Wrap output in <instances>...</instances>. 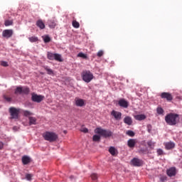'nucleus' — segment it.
<instances>
[{
    "label": "nucleus",
    "mask_w": 182,
    "mask_h": 182,
    "mask_svg": "<svg viewBox=\"0 0 182 182\" xmlns=\"http://www.w3.org/2000/svg\"><path fill=\"white\" fill-rule=\"evenodd\" d=\"M177 119H178V114L170 113L165 117V122L169 126H176L177 124Z\"/></svg>",
    "instance_id": "nucleus-1"
},
{
    "label": "nucleus",
    "mask_w": 182,
    "mask_h": 182,
    "mask_svg": "<svg viewBox=\"0 0 182 182\" xmlns=\"http://www.w3.org/2000/svg\"><path fill=\"white\" fill-rule=\"evenodd\" d=\"M43 137L47 141H50V143H53V141L58 140V134L52 132H46L43 134Z\"/></svg>",
    "instance_id": "nucleus-2"
},
{
    "label": "nucleus",
    "mask_w": 182,
    "mask_h": 182,
    "mask_svg": "<svg viewBox=\"0 0 182 182\" xmlns=\"http://www.w3.org/2000/svg\"><path fill=\"white\" fill-rule=\"evenodd\" d=\"M81 76L82 80L85 82V83H90V82L93 80V77H95V76H93V73H92V72H90V70L82 71V73H81Z\"/></svg>",
    "instance_id": "nucleus-3"
},
{
    "label": "nucleus",
    "mask_w": 182,
    "mask_h": 182,
    "mask_svg": "<svg viewBox=\"0 0 182 182\" xmlns=\"http://www.w3.org/2000/svg\"><path fill=\"white\" fill-rule=\"evenodd\" d=\"M95 133L96 134H100V136H102V137H105V139H107V137H112L113 134V132H112V131L103 129L102 128L95 129Z\"/></svg>",
    "instance_id": "nucleus-4"
},
{
    "label": "nucleus",
    "mask_w": 182,
    "mask_h": 182,
    "mask_svg": "<svg viewBox=\"0 0 182 182\" xmlns=\"http://www.w3.org/2000/svg\"><path fill=\"white\" fill-rule=\"evenodd\" d=\"M47 58L49 60H56L57 62H63V59H62V55L58 53L48 52Z\"/></svg>",
    "instance_id": "nucleus-5"
},
{
    "label": "nucleus",
    "mask_w": 182,
    "mask_h": 182,
    "mask_svg": "<svg viewBox=\"0 0 182 182\" xmlns=\"http://www.w3.org/2000/svg\"><path fill=\"white\" fill-rule=\"evenodd\" d=\"M19 109L14 107H11L9 108V113L11 114V117L10 119H19Z\"/></svg>",
    "instance_id": "nucleus-6"
},
{
    "label": "nucleus",
    "mask_w": 182,
    "mask_h": 182,
    "mask_svg": "<svg viewBox=\"0 0 182 182\" xmlns=\"http://www.w3.org/2000/svg\"><path fill=\"white\" fill-rule=\"evenodd\" d=\"M12 35H14V30L12 29H6L2 32L3 38H6V39H9V38H12Z\"/></svg>",
    "instance_id": "nucleus-7"
},
{
    "label": "nucleus",
    "mask_w": 182,
    "mask_h": 182,
    "mask_svg": "<svg viewBox=\"0 0 182 182\" xmlns=\"http://www.w3.org/2000/svg\"><path fill=\"white\" fill-rule=\"evenodd\" d=\"M161 97V99H166L167 102H171L173 100V95L170 92H162Z\"/></svg>",
    "instance_id": "nucleus-8"
},
{
    "label": "nucleus",
    "mask_w": 182,
    "mask_h": 182,
    "mask_svg": "<svg viewBox=\"0 0 182 182\" xmlns=\"http://www.w3.org/2000/svg\"><path fill=\"white\" fill-rule=\"evenodd\" d=\"M31 100L36 102V103H41L43 100V96L38 95L36 94H33L31 97Z\"/></svg>",
    "instance_id": "nucleus-9"
},
{
    "label": "nucleus",
    "mask_w": 182,
    "mask_h": 182,
    "mask_svg": "<svg viewBox=\"0 0 182 182\" xmlns=\"http://www.w3.org/2000/svg\"><path fill=\"white\" fill-rule=\"evenodd\" d=\"M111 116H112L115 119V120H122V112H120L112 110L111 112Z\"/></svg>",
    "instance_id": "nucleus-10"
},
{
    "label": "nucleus",
    "mask_w": 182,
    "mask_h": 182,
    "mask_svg": "<svg viewBox=\"0 0 182 182\" xmlns=\"http://www.w3.org/2000/svg\"><path fill=\"white\" fill-rule=\"evenodd\" d=\"M132 164H133L135 167H140V166H143V161L139 159L134 158L131 161Z\"/></svg>",
    "instance_id": "nucleus-11"
},
{
    "label": "nucleus",
    "mask_w": 182,
    "mask_h": 182,
    "mask_svg": "<svg viewBox=\"0 0 182 182\" xmlns=\"http://www.w3.org/2000/svg\"><path fill=\"white\" fill-rule=\"evenodd\" d=\"M118 105L120 107H124V109H127L129 107V102L124 99H121L118 101Z\"/></svg>",
    "instance_id": "nucleus-12"
},
{
    "label": "nucleus",
    "mask_w": 182,
    "mask_h": 182,
    "mask_svg": "<svg viewBox=\"0 0 182 182\" xmlns=\"http://www.w3.org/2000/svg\"><path fill=\"white\" fill-rule=\"evenodd\" d=\"M136 144H137V140H136L135 139H129L127 141V146L130 149H134Z\"/></svg>",
    "instance_id": "nucleus-13"
},
{
    "label": "nucleus",
    "mask_w": 182,
    "mask_h": 182,
    "mask_svg": "<svg viewBox=\"0 0 182 182\" xmlns=\"http://www.w3.org/2000/svg\"><path fill=\"white\" fill-rule=\"evenodd\" d=\"M176 173H177V171L174 167H171L166 171V173H167V176H168V177H174Z\"/></svg>",
    "instance_id": "nucleus-14"
},
{
    "label": "nucleus",
    "mask_w": 182,
    "mask_h": 182,
    "mask_svg": "<svg viewBox=\"0 0 182 182\" xmlns=\"http://www.w3.org/2000/svg\"><path fill=\"white\" fill-rule=\"evenodd\" d=\"M164 146L166 150H171V149H174V147H176V144H174V142L169 141V142L165 143Z\"/></svg>",
    "instance_id": "nucleus-15"
},
{
    "label": "nucleus",
    "mask_w": 182,
    "mask_h": 182,
    "mask_svg": "<svg viewBox=\"0 0 182 182\" xmlns=\"http://www.w3.org/2000/svg\"><path fill=\"white\" fill-rule=\"evenodd\" d=\"M75 102L76 106H77L78 107H82V106L85 105V100L77 97L75 99Z\"/></svg>",
    "instance_id": "nucleus-16"
},
{
    "label": "nucleus",
    "mask_w": 182,
    "mask_h": 182,
    "mask_svg": "<svg viewBox=\"0 0 182 182\" xmlns=\"http://www.w3.org/2000/svg\"><path fill=\"white\" fill-rule=\"evenodd\" d=\"M36 25V26H38V28H40L41 29H45V23H43V21H42L41 19L38 20Z\"/></svg>",
    "instance_id": "nucleus-17"
},
{
    "label": "nucleus",
    "mask_w": 182,
    "mask_h": 182,
    "mask_svg": "<svg viewBox=\"0 0 182 182\" xmlns=\"http://www.w3.org/2000/svg\"><path fill=\"white\" fill-rule=\"evenodd\" d=\"M124 123H125V124H127L128 126H132V124L133 123V120L130 117H125L124 118Z\"/></svg>",
    "instance_id": "nucleus-18"
},
{
    "label": "nucleus",
    "mask_w": 182,
    "mask_h": 182,
    "mask_svg": "<svg viewBox=\"0 0 182 182\" xmlns=\"http://www.w3.org/2000/svg\"><path fill=\"white\" fill-rule=\"evenodd\" d=\"M22 163L25 166H26V164H29V163H31V158H29V156H23L22 157Z\"/></svg>",
    "instance_id": "nucleus-19"
},
{
    "label": "nucleus",
    "mask_w": 182,
    "mask_h": 182,
    "mask_svg": "<svg viewBox=\"0 0 182 182\" xmlns=\"http://www.w3.org/2000/svg\"><path fill=\"white\" fill-rule=\"evenodd\" d=\"M135 120H139V122H141V120H145L146 115L144 114H137L134 116Z\"/></svg>",
    "instance_id": "nucleus-20"
},
{
    "label": "nucleus",
    "mask_w": 182,
    "mask_h": 182,
    "mask_svg": "<svg viewBox=\"0 0 182 182\" xmlns=\"http://www.w3.org/2000/svg\"><path fill=\"white\" fill-rule=\"evenodd\" d=\"M109 152L110 154H112V156H116L117 154V149H116V148L114 146H111L109 149Z\"/></svg>",
    "instance_id": "nucleus-21"
},
{
    "label": "nucleus",
    "mask_w": 182,
    "mask_h": 182,
    "mask_svg": "<svg viewBox=\"0 0 182 182\" xmlns=\"http://www.w3.org/2000/svg\"><path fill=\"white\" fill-rule=\"evenodd\" d=\"M28 120H29V126H32V124H36V118L33 117H29Z\"/></svg>",
    "instance_id": "nucleus-22"
},
{
    "label": "nucleus",
    "mask_w": 182,
    "mask_h": 182,
    "mask_svg": "<svg viewBox=\"0 0 182 182\" xmlns=\"http://www.w3.org/2000/svg\"><path fill=\"white\" fill-rule=\"evenodd\" d=\"M21 94L28 95L29 94V87H21Z\"/></svg>",
    "instance_id": "nucleus-23"
},
{
    "label": "nucleus",
    "mask_w": 182,
    "mask_h": 182,
    "mask_svg": "<svg viewBox=\"0 0 182 182\" xmlns=\"http://www.w3.org/2000/svg\"><path fill=\"white\" fill-rule=\"evenodd\" d=\"M28 41L31 42V43H33L35 42H38L39 41V38L35 36H33L28 38Z\"/></svg>",
    "instance_id": "nucleus-24"
},
{
    "label": "nucleus",
    "mask_w": 182,
    "mask_h": 182,
    "mask_svg": "<svg viewBox=\"0 0 182 182\" xmlns=\"http://www.w3.org/2000/svg\"><path fill=\"white\" fill-rule=\"evenodd\" d=\"M43 69L46 70L48 75H53V71L52 70V69L49 68L48 65H44Z\"/></svg>",
    "instance_id": "nucleus-25"
},
{
    "label": "nucleus",
    "mask_w": 182,
    "mask_h": 182,
    "mask_svg": "<svg viewBox=\"0 0 182 182\" xmlns=\"http://www.w3.org/2000/svg\"><path fill=\"white\" fill-rule=\"evenodd\" d=\"M48 26L49 28H51L52 29H53V28L56 26V21H55L54 20H50L48 22Z\"/></svg>",
    "instance_id": "nucleus-26"
},
{
    "label": "nucleus",
    "mask_w": 182,
    "mask_h": 182,
    "mask_svg": "<svg viewBox=\"0 0 182 182\" xmlns=\"http://www.w3.org/2000/svg\"><path fill=\"white\" fill-rule=\"evenodd\" d=\"M14 93L15 95H22V87H17Z\"/></svg>",
    "instance_id": "nucleus-27"
},
{
    "label": "nucleus",
    "mask_w": 182,
    "mask_h": 182,
    "mask_svg": "<svg viewBox=\"0 0 182 182\" xmlns=\"http://www.w3.org/2000/svg\"><path fill=\"white\" fill-rule=\"evenodd\" d=\"M4 25H5V26H11L14 25V21H12V20H6L4 21Z\"/></svg>",
    "instance_id": "nucleus-28"
},
{
    "label": "nucleus",
    "mask_w": 182,
    "mask_h": 182,
    "mask_svg": "<svg viewBox=\"0 0 182 182\" xmlns=\"http://www.w3.org/2000/svg\"><path fill=\"white\" fill-rule=\"evenodd\" d=\"M73 28H78L80 27V24L76 20L73 21Z\"/></svg>",
    "instance_id": "nucleus-29"
},
{
    "label": "nucleus",
    "mask_w": 182,
    "mask_h": 182,
    "mask_svg": "<svg viewBox=\"0 0 182 182\" xmlns=\"http://www.w3.org/2000/svg\"><path fill=\"white\" fill-rule=\"evenodd\" d=\"M43 39L45 43H49V42H50L51 41L50 37H49V36H45L44 37H43Z\"/></svg>",
    "instance_id": "nucleus-30"
},
{
    "label": "nucleus",
    "mask_w": 182,
    "mask_h": 182,
    "mask_svg": "<svg viewBox=\"0 0 182 182\" xmlns=\"http://www.w3.org/2000/svg\"><path fill=\"white\" fill-rule=\"evenodd\" d=\"M23 114L26 117H28V116H32V114H33L28 110H24V111H23Z\"/></svg>",
    "instance_id": "nucleus-31"
},
{
    "label": "nucleus",
    "mask_w": 182,
    "mask_h": 182,
    "mask_svg": "<svg viewBox=\"0 0 182 182\" xmlns=\"http://www.w3.org/2000/svg\"><path fill=\"white\" fill-rule=\"evenodd\" d=\"M77 58H82V59H87V55L83 53H79L77 54Z\"/></svg>",
    "instance_id": "nucleus-32"
},
{
    "label": "nucleus",
    "mask_w": 182,
    "mask_h": 182,
    "mask_svg": "<svg viewBox=\"0 0 182 182\" xmlns=\"http://www.w3.org/2000/svg\"><path fill=\"white\" fill-rule=\"evenodd\" d=\"M92 140H93L94 141H100V135L95 134V135L92 136Z\"/></svg>",
    "instance_id": "nucleus-33"
},
{
    "label": "nucleus",
    "mask_w": 182,
    "mask_h": 182,
    "mask_svg": "<svg viewBox=\"0 0 182 182\" xmlns=\"http://www.w3.org/2000/svg\"><path fill=\"white\" fill-rule=\"evenodd\" d=\"M156 112H157L158 114H164V109H163V108H161V107H158L156 109Z\"/></svg>",
    "instance_id": "nucleus-34"
},
{
    "label": "nucleus",
    "mask_w": 182,
    "mask_h": 182,
    "mask_svg": "<svg viewBox=\"0 0 182 182\" xmlns=\"http://www.w3.org/2000/svg\"><path fill=\"white\" fill-rule=\"evenodd\" d=\"M32 177H33V175H32L31 173L26 174V180H28V181H31Z\"/></svg>",
    "instance_id": "nucleus-35"
},
{
    "label": "nucleus",
    "mask_w": 182,
    "mask_h": 182,
    "mask_svg": "<svg viewBox=\"0 0 182 182\" xmlns=\"http://www.w3.org/2000/svg\"><path fill=\"white\" fill-rule=\"evenodd\" d=\"M127 134L130 137H134V132L132 130H129L127 132Z\"/></svg>",
    "instance_id": "nucleus-36"
},
{
    "label": "nucleus",
    "mask_w": 182,
    "mask_h": 182,
    "mask_svg": "<svg viewBox=\"0 0 182 182\" xmlns=\"http://www.w3.org/2000/svg\"><path fill=\"white\" fill-rule=\"evenodd\" d=\"M156 153L158 156H163V154H164V151L161 149H158Z\"/></svg>",
    "instance_id": "nucleus-37"
},
{
    "label": "nucleus",
    "mask_w": 182,
    "mask_h": 182,
    "mask_svg": "<svg viewBox=\"0 0 182 182\" xmlns=\"http://www.w3.org/2000/svg\"><path fill=\"white\" fill-rule=\"evenodd\" d=\"M4 99L6 100V102H12V98L11 97H8V95H4Z\"/></svg>",
    "instance_id": "nucleus-38"
},
{
    "label": "nucleus",
    "mask_w": 182,
    "mask_h": 182,
    "mask_svg": "<svg viewBox=\"0 0 182 182\" xmlns=\"http://www.w3.org/2000/svg\"><path fill=\"white\" fill-rule=\"evenodd\" d=\"M146 127H147L148 133H151V129H153V127L151 126V124H148Z\"/></svg>",
    "instance_id": "nucleus-39"
},
{
    "label": "nucleus",
    "mask_w": 182,
    "mask_h": 182,
    "mask_svg": "<svg viewBox=\"0 0 182 182\" xmlns=\"http://www.w3.org/2000/svg\"><path fill=\"white\" fill-rule=\"evenodd\" d=\"M103 55H104L103 50H100L97 53V56H98V58H102V56H103Z\"/></svg>",
    "instance_id": "nucleus-40"
},
{
    "label": "nucleus",
    "mask_w": 182,
    "mask_h": 182,
    "mask_svg": "<svg viewBox=\"0 0 182 182\" xmlns=\"http://www.w3.org/2000/svg\"><path fill=\"white\" fill-rule=\"evenodd\" d=\"M1 66H4V68L8 67V62L1 61Z\"/></svg>",
    "instance_id": "nucleus-41"
},
{
    "label": "nucleus",
    "mask_w": 182,
    "mask_h": 182,
    "mask_svg": "<svg viewBox=\"0 0 182 182\" xmlns=\"http://www.w3.org/2000/svg\"><path fill=\"white\" fill-rule=\"evenodd\" d=\"M80 132H82V133H87L89 132V129H87V128L82 127L80 129Z\"/></svg>",
    "instance_id": "nucleus-42"
},
{
    "label": "nucleus",
    "mask_w": 182,
    "mask_h": 182,
    "mask_svg": "<svg viewBox=\"0 0 182 182\" xmlns=\"http://www.w3.org/2000/svg\"><path fill=\"white\" fill-rule=\"evenodd\" d=\"M91 178H92V180H97V174H96V173H92V174L91 175Z\"/></svg>",
    "instance_id": "nucleus-43"
},
{
    "label": "nucleus",
    "mask_w": 182,
    "mask_h": 182,
    "mask_svg": "<svg viewBox=\"0 0 182 182\" xmlns=\"http://www.w3.org/2000/svg\"><path fill=\"white\" fill-rule=\"evenodd\" d=\"M147 145L149 146V147H151V146H153V142L151 141H149L147 142Z\"/></svg>",
    "instance_id": "nucleus-44"
},
{
    "label": "nucleus",
    "mask_w": 182,
    "mask_h": 182,
    "mask_svg": "<svg viewBox=\"0 0 182 182\" xmlns=\"http://www.w3.org/2000/svg\"><path fill=\"white\" fill-rule=\"evenodd\" d=\"M4 149V142L0 141V150H2Z\"/></svg>",
    "instance_id": "nucleus-45"
}]
</instances>
